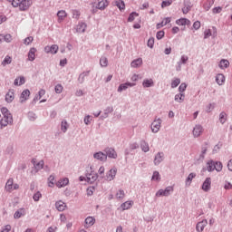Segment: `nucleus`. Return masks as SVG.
Returning a JSON list of instances; mask_svg holds the SVG:
<instances>
[{
	"mask_svg": "<svg viewBox=\"0 0 232 232\" xmlns=\"http://www.w3.org/2000/svg\"><path fill=\"white\" fill-rule=\"evenodd\" d=\"M45 53H53L55 54L57 52H59V45L53 44L52 46L47 45L44 47Z\"/></svg>",
	"mask_w": 232,
	"mask_h": 232,
	"instance_id": "6",
	"label": "nucleus"
},
{
	"mask_svg": "<svg viewBox=\"0 0 232 232\" xmlns=\"http://www.w3.org/2000/svg\"><path fill=\"white\" fill-rule=\"evenodd\" d=\"M215 170H217V172H220L222 170L221 162H215Z\"/></svg>",
	"mask_w": 232,
	"mask_h": 232,
	"instance_id": "51",
	"label": "nucleus"
},
{
	"mask_svg": "<svg viewBox=\"0 0 232 232\" xmlns=\"http://www.w3.org/2000/svg\"><path fill=\"white\" fill-rule=\"evenodd\" d=\"M26 81L24 76H20L14 80V86H22Z\"/></svg>",
	"mask_w": 232,
	"mask_h": 232,
	"instance_id": "34",
	"label": "nucleus"
},
{
	"mask_svg": "<svg viewBox=\"0 0 232 232\" xmlns=\"http://www.w3.org/2000/svg\"><path fill=\"white\" fill-rule=\"evenodd\" d=\"M94 222H96L94 218L89 217V218H85V227H87V228L91 227L92 226L94 225Z\"/></svg>",
	"mask_w": 232,
	"mask_h": 232,
	"instance_id": "28",
	"label": "nucleus"
},
{
	"mask_svg": "<svg viewBox=\"0 0 232 232\" xmlns=\"http://www.w3.org/2000/svg\"><path fill=\"white\" fill-rule=\"evenodd\" d=\"M176 24H178V26H189V24H191V21L188 18H179L176 20Z\"/></svg>",
	"mask_w": 232,
	"mask_h": 232,
	"instance_id": "8",
	"label": "nucleus"
},
{
	"mask_svg": "<svg viewBox=\"0 0 232 232\" xmlns=\"http://www.w3.org/2000/svg\"><path fill=\"white\" fill-rule=\"evenodd\" d=\"M200 26H201L200 21H196V22H194L192 28L194 30H200Z\"/></svg>",
	"mask_w": 232,
	"mask_h": 232,
	"instance_id": "53",
	"label": "nucleus"
},
{
	"mask_svg": "<svg viewBox=\"0 0 232 232\" xmlns=\"http://www.w3.org/2000/svg\"><path fill=\"white\" fill-rule=\"evenodd\" d=\"M13 123V116H2L0 119V130L7 128Z\"/></svg>",
	"mask_w": 232,
	"mask_h": 232,
	"instance_id": "2",
	"label": "nucleus"
},
{
	"mask_svg": "<svg viewBox=\"0 0 232 232\" xmlns=\"http://www.w3.org/2000/svg\"><path fill=\"white\" fill-rule=\"evenodd\" d=\"M114 5L119 8V10H121V12H122V10H126V4L122 0H116Z\"/></svg>",
	"mask_w": 232,
	"mask_h": 232,
	"instance_id": "21",
	"label": "nucleus"
},
{
	"mask_svg": "<svg viewBox=\"0 0 232 232\" xmlns=\"http://www.w3.org/2000/svg\"><path fill=\"white\" fill-rule=\"evenodd\" d=\"M58 23H63L66 17H68V14L64 10L58 11L57 13Z\"/></svg>",
	"mask_w": 232,
	"mask_h": 232,
	"instance_id": "14",
	"label": "nucleus"
},
{
	"mask_svg": "<svg viewBox=\"0 0 232 232\" xmlns=\"http://www.w3.org/2000/svg\"><path fill=\"white\" fill-rule=\"evenodd\" d=\"M161 128V120H154L152 122V131L153 133H157L160 131V129Z\"/></svg>",
	"mask_w": 232,
	"mask_h": 232,
	"instance_id": "9",
	"label": "nucleus"
},
{
	"mask_svg": "<svg viewBox=\"0 0 232 232\" xmlns=\"http://www.w3.org/2000/svg\"><path fill=\"white\" fill-rule=\"evenodd\" d=\"M32 163L34 166V169H37V171L44 169V160H40L37 162V160L33 159Z\"/></svg>",
	"mask_w": 232,
	"mask_h": 232,
	"instance_id": "12",
	"label": "nucleus"
},
{
	"mask_svg": "<svg viewBox=\"0 0 232 232\" xmlns=\"http://www.w3.org/2000/svg\"><path fill=\"white\" fill-rule=\"evenodd\" d=\"M179 84H180V79H175L172 82L171 86H172V88H177V86H179Z\"/></svg>",
	"mask_w": 232,
	"mask_h": 232,
	"instance_id": "59",
	"label": "nucleus"
},
{
	"mask_svg": "<svg viewBox=\"0 0 232 232\" xmlns=\"http://www.w3.org/2000/svg\"><path fill=\"white\" fill-rule=\"evenodd\" d=\"M131 68H140L142 66V58H138L130 63Z\"/></svg>",
	"mask_w": 232,
	"mask_h": 232,
	"instance_id": "22",
	"label": "nucleus"
},
{
	"mask_svg": "<svg viewBox=\"0 0 232 232\" xmlns=\"http://www.w3.org/2000/svg\"><path fill=\"white\" fill-rule=\"evenodd\" d=\"M152 180H160V173L158 171L153 172Z\"/></svg>",
	"mask_w": 232,
	"mask_h": 232,
	"instance_id": "60",
	"label": "nucleus"
},
{
	"mask_svg": "<svg viewBox=\"0 0 232 232\" xmlns=\"http://www.w3.org/2000/svg\"><path fill=\"white\" fill-rule=\"evenodd\" d=\"M216 82H218L219 86H222V84L226 82V76H224V74L222 73L218 74L216 76Z\"/></svg>",
	"mask_w": 232,
	"mask_h": 232,
	"instance_id": "23",
	"label": "nucleus"
},
{
	"mask_svg": "<svg viewBox=\"0 0 232 232\" xmlns=\"http://www.w3.org/2000/svg\"><path fill=\"white\" fill-rule=\"evenodd\" d=\"M76 31L78 34H84L86 32V24L84 23L78 24Z\"/></svg>",
	"mask_w": 232,
	"mask_h": 232,
	"instance_id": "27",
	"label": "nucleus"
},
{
	"mask_svg": "<svg viewBox=\"0 0 232 232\" xmlns=\"http://www.w3.org/2000/svg\"><path fill=\"white\" fill-rule=\"evenodd\" d=\"M97 179H99V176L97 175L96 172H94V167L92 166L91 173L87 174V181H88V183L92 184V183L95 182L97 180Z\"/></svg>",
	"mask_w": 232,
	"mask_h": 232,
	"instance_id": "4",
	"label": "nucleus"
},
{
	"mask_svg": "<svg viewBox=\"0 0 232 232\" xmlns=\"http://www.w3.org/2000/svg\"><path fill=\"white\" fill-rule=\"evenodd\" d=\"M117 171L118 170L116 169H111L109 170V173H107V179H109V181H111L112 179H114L116 177Z\"/></svg>",
	"mask_w": 232,
	"mask_h": 232,
	"instance_id": "24",
	"label": "nucleus"
},
{
	"mask_svg": "<svg viewBox=\"0 0 232 232\" xmlns=\"http://www.w3.org/2000/svg\"><path fill=\"white\" fill-rule=\"evenodd\" d=\"M207 170H208V172H212L213 170H216L215 161L208 160V162H207Z\"/></svg>",
	"mask_w": 232,
	"mask_h": 232,
	"instance_id": "36",
	"label": "nucleus"
},
{
	"mask_svg": "<svg viewBox=\"0 0 232 232\" xmlns=\"http://www.w3.org/2000/svg\"><path fill=\"white\" fill-rule=\"evenodd\" d=\"M91 121H92V116H90V115L85 116V118H84V124L88 125V124L91 123Z\"/></svg>",
	"mask_w": 232,
	"mask_h": 232,
	"instance_id": "61",
	"label": "nucleus"
},
{
	"mask_svg": "<svg viewBox=\"0 0 232 232\" xmlns=\"http://www.w3.org/2000/svg\"><path fill=\"white\" fill-rule=\"evenodd\" d=\"M174 191V188L172 187H167L165 189H160L157 191L156 196L157 197H168L169 193H172Z\"/></svg>",
	"mask_w": 232,
	"mask_h": 232,
	"instance_id": "5",
	"label": "nucleus"
},
{
	"mask_svg": "<svg viewBox=\"0 0 232 232\" xmlns=\"http://www.w3.org/2000/svg\"><path fill=\"white\" fill-rule=\"evenodd\" d=\"M219 121H221V124L227 122V113L222 112L221 114H219Z\"/></svg>",
	"mask_w": 232,
	"mask_h": 232,
	"instance_id": "47",
	"label": "nucleus"
},
{
	"mask_svg": "<svg viewBox=\"0 0 232 232\" xmlns=\"http://www.w3.org/2000/svg\"><path fill=\"white\" fill-rule=\"evenodd\" d=\"M201 189L204 190V192H208L211 189V178H207L206 180H204L203 185H201Z\"/></svg>",
	"mask_w": 232,
	"mask_h": 232,
	"instance_id": "7",
	"label": "nucleus"
},
{
	"mask_svg": "<svg viewBox=\"0 0 232 232\" xmlns=\"http://www.w3.org/2000/svg\"><path fill=\"white\" fill-rule=\"evenodd\" d=\"M189 10H191V6L189 5H185L183 8H182V13L183 14H188L189 12Z\"/></svg>",
	"mask_w": 232,
	"mask_h": 232,
	"instance_id": "63",
	"label": "nucleus"
},
{
	"mask_svg": "<svg viewBox=\"0 0 232 232\" xmlns=\"http://www.w3.org/2000/svg\"><path fill=\"white\" fill-rule=\"evenodd\" d=\"M42 197L43 195L38 191L37 193L33 195V200H34V202H38Z\"/></svg>",
	"mask_w": 232,
	"mask_h": 232,
	"instance_id": "49",
	"label": "nucleus"
},
{
	"mask_svg": "<svg viewBox=\"0 0 232 232\" xmlns=\"http://www.w3.org/2000/svg\"><path fill=\"white\" fill-rule=\"evenodd\" d=\"M213 5H215V0H207L203 4V8L206 12H209V10H211V6H213Z\"/></svg>",
	"mask_w": 232,
	"mask_h": 232,
	"instance_id": "18",
	"label": "nucleus"
},
{
	"mask_svg": "<svg viewBox=\"0 0 232 232\" xmlns=\"http://www.w3.org/2000/svg\"><path fill=\"white\" fill-rule=\"evenodd\" d=\"M32 5H33L32 0H13L12 1V6H14V8H18L20 12H26V10H29Z\"/></svg>",
	"mask_w": 232,
	"mask_h": 232,
	"instance_id": "1",
	"label": "nucleus"
},
{
	"mask_svg": "<svg viewBox=\"0 0 232 232\" xmlns=\"http://www.w3.org/2000/svg\"><path fill=\"white\" fill-rule=\"evenodd\" d=\"M100 64H101V66H102L103 68H106V66H108V58H106V57H102L101 59H100Z\"/></svg>",
	"mask_w": 232,
	"mask_h": 232,
	"instance_id": "42",
	"label": "nucleus"
},
{
	"mask_svg": "<svg viewBox=\"0 0 232 232\" xmlns=\"http://www.w3.org/2000/svg\"><path fill=\"white\" fill-rule=\"evenodd\" d=\"M143 86L144 88H151L153 86V80L152 79L144 80Z\"/></svg>",
	"mask_w": 232,
	"mask_h": 232,
	"instance_id": "38",
	"label": "nucleus"
},
{
	"mask_svg": "<svg viewBox=\"0 0 232 232\" xmlns=\"http://www.w3.org/2000/svg\"><path fill=\"white\" fill-rule=\"evenodd\" d=\"M203 133V127L201 125H195L193 129V136L195 138L199 137Z\"/></svg>",
	"mask_w": 232,
	"mask_h": 232,
	"instance_id": "10",
	"label": "nucleus"
},
{
	"mask_svg": "<svg viewBox=\"0 0 232 232\" xmlns=\"http://www.w3.org/2000/svg\"><path fill=\"white\" fill-rule=\"evenodd\" d=\"M185 90L186 89H179V93L176 94L175 96L176 102H183L184 99L186 98V96L183 93Z\"/></svg>",
	"mask_w": 232,
	"mask_h": 232,
	"instance_id": "17",
	"label": "nucleus"
},
{
	"mask_svg": "<svg viewBox=\"0 0 232 232\" xmlns=\"http://www.w3.org/2000/svg\"><path fill=\"white\" fill-rule=\"evenodd\" d=\"M12 229V227L10 225H6L4 227V228L1 229L0 232H9Z\"/></svg>",
	"mask_w": 232,
	"mask_h": 232,
	"instance_id": "64",
	"label": "nucleus"
},
{
	"mask_svg": "<svg viewBox=\"0 0 232 232\" xmlns=\"http://www.w3.org/2000/svg\"><path fill=\"white\" fill-rule=\"evenodd\" d=\"M155 44V38L151 37L148 40L147 42V46H149V48H153Z\"/></svg>",
	"mask_w": 232,
	"mask_h": 232,
	"instance_id": "48",
	"label": "nucleus"
},
{
	"mask_svg": "<svg viewBox=\"0 0 232 232\" xmlns=\"http://www.w3.org/2000/svg\"><path fill=\"white\" fill-rule=\"evenodd\" d=\"M1 113L3 117H12V114L5 107L1 108Z\"/></svg>",
	"mask_w": 232,
	"mask_h": 232,
	"instance_id": "39",
	"label": "nucleus"
},
{
	"mask_svg": "<svg viewBox=\"0 0 232 232\" xmlns=\"http://www.w3.org/2000/svg\"><path fill=\"white\" fill-rule=\"evenodd\" d=\"M133 206V201H125L121 204L122 210H128L130 209Z\"/></svg>",
	"mask_w": 232,
	"mask_h": 232,
	"instance_id": "31",
	"label": "nucleus"
},
{
	"mask_svg": "<svg viewBox=\"0 0 232 232\" xmlns=\"http://www.w3.org/2000/svg\"><path fill=\"white\" fill-rule=\"evenodd\" d=\"M135 17H139V14L135 12L131 13L128 18L129 23H133V21H135Z\"/></svg>",
	"mask_w": 232,
	"mask_h": 232,
	"instance_id": "45",
	"label": "nucleus"
},
{
	"mask_svg": "<svg viewBox=\"0 0 232 232\" xmlns=\"http://www.w3.org/2000/svg\"><path fill=\"white\" fill-rule=\"evenodd\" d=\"M93 157L94 159L100 160L101 161H106V160H108V156L101 151L98 153H94Z\"/></svg>",
	"mask_w": 232,
	"mask_h": 232,
	"instance_id": "20",
	"label": "nucleus"
},
{
	"mask_svg": "<svg viewBox=\"0 0 232 232\" xmlns=\"http://www.w3.org/2000/svg\"><path fill=\"white\" fill-rule=\"evenodd\" d=\"M69 128V124L68 122H66L65 121H63V122H61V131H63V133H65L68 130Z\"/></svg>",
	"mask_w": 232,
	"mask_h": 232,
	"instance_id": "40",
	"label": "nucleus"
},
{
	"mask_svg": "<svg viewBox=\"0 0 232 232\" xmlns=\"http://www.w3.org/2000/svg\"><path fill=\"white\" fill-rule=\"evenodd\" d=\"M209 37H211V29H207V30H205V32H204V38H205V39H208V38H209Z\"/></svg>",
	"mask_w": 232,
	"mask_h": 232,
	"instance_id": "58",
	"label": "nucleus"
},
{
	"mask_svg": "<svg viewBox=\"0 0 232 232\" xmlns=\"http://www.w3.org/2000/svg\"><path fill=\"white\" fill-rule=\"evenodd\" d=\"M115 197H116L117 200L124 199V198H125L124 190H122V189L117 190Z\"/></svg>",
	"mask_w": 232,
	"mask_h": 232,
	"instance_id": "37",
	"label": "nucleus"
},
{
	"mask_svg": "<svg viewBox=\"0 0 232 232\" xmlns=\"http://www.w3.org/2000/svg\"><path fill=\"white\" fill-rule=\"evenodd\" d=\"M25 215V210L24 208H20L18 211H16L14 214V218L15 219H19L21 218V217L24 216Z\"/></svg>",
	"mask_w": 232,
	"mask_h": 232,
	"instance_id": "32",
	"label": "nucleus"
},
{
	"mask_svg": "<svg viewBox=\"0 0 232 232\" xmlns=\"http://www.w3.org/2000/svg\"><path fill=\"white\" fill-rule=\"evenodd\" d=\"M104 152H106L107 157L111 159H116L118 157L116 150L111 148H107L106 150H104Z\"/></svg>",
	"mask_w": 232,
	"mask_h": 232,
	"instance_id": "11",
	"label": "nucleus"
},
{
	"mask_svg": "<svg viewBox=\"0 0 232 232\" xmlns=\"http://www.w3.org/2000/svg\"><path fill=\"white\" fill-rule=\"evenodd\" d=\"M32 43H34L33 36H28L24 40V44H25V46L32 44Z\"/></svg>",
	"mask_w": 232,
	"mask_h": 232,
	"instance_id": "44",
	"label": "nucleus"
},
{
	"mask_svg": "<svg viewBox=\"0 0 232 232\" xmlns=\"http://www.w3.org/2000/svg\"><path fill=\"white\" fill-rule=\"evenodd\" d=\"M165 35L164 31H159L156 34V38L160 41V39H162Z\"/></svg>",
	"mask_w": 232,
	"mask_h": 232,
	"instance_id": "54",
	"label": "nucleus"
},
{
	"mask_svg": "<svg viewBox=\"0 0 232 232\" xmlns=\"http://www.w3.org/2000/svg\"><path fill=\"white\" fill-rule=\"evenodd\" d=\"M11 63H12V57L7 55L2 62V66H6V64H11Z\"/></svg>",
	"mask_w": 232,
	"mask_h": 232,
	"instance_id": "41",
	"label": "nucleus"
},
{
	"mask_svg": "<svg viewBox=\"0 0 232 232\" xmlns=\"http://www.w3.org/2000/svg\"><path fill=\"white\" fill-rule=\"evenodd\" d=\"M208 222L206 219L199 221L197 224V231L198 232H203V230L205 229L206 226H207Z\"/></svg>",
	"mask_w": 232,
	"mask_h": 232,
	"instance_id": "19",
	"label": "nucleus"
},
{
	"mask_svg": "<svg viewBox=\"0 0 232 232\" xmlns=\"http://www.w3.org/2000/svg\"><path fill=\"white\" fill-rule=\"evenodd\" d=\"M164 153H157L156 158H154V165H159L162 162Z\"/></svg>",
	"mask_w": 232,
	"mask_h": 232,
	"instance_id": "30",
	"label": "nucleus"
},
{
	"mask_svg": "<svg viewBox=\"0 0 232 232\" xmlns=\"http://www.w3.org/2000/svg\"><path fill=\"white\" fill-rule=\"evenodd\" d=\"M14 98V96L13 91H9L5 96V100L6 101V102H9V103L13 102Z\"/></svg>",
	"mask_w": 232,
	"mask_h": 232,
	"instance_id": "33",
	"label": "nucleus"
},
{
	"mask_svg": "<svg viewBox=\"0 0 232 232\" xmlns=\"http://www.w3.org/2000/svg\"><path fill=\"white\" fill-rule=\"evenodd\" d=\"M29 95H31V92L28 91V89L24 90L20 95V102H24L27 101L29 99Z\"/></svg>",
	"mask_w": 232,
	"mask_h": 232,
	"instance_id": "15",
	"label": "nucleus"
},
{
	"mask_svg": "<svg viewBox=\"0 0 232 232\" xmlns=\"http://www.w3.org/2000/svg\"><path fill=\"white\" fill-rule=\"evenodd\" d=\"M68 184H69V179L65 178V179H60L59 181H57L56 187L59 188H62L67 186Z\"/></svg>",
	"mask_w": 232,
	"mask_h": 232,
	"instance_id": "26",
	"label": "nucleus"
},
{
	"mask_svg": "<svg viewBox=\"0 0 232 232\" xmlns=\"http://www.w3.org/2000/svg\"><path fill=\"white\" fill-rule=\"evenodd\" d=\"M37 53V49L34 47L31 48L28 53V61H35V53Z\"/></svg>",
	"mask_w": 232,
	"mask_h": 232,
	"instance_id": "25",
	"label": "nucleus"
},
{
	"mask_svg": "<svg viewBox=\"0 0 232 232\" xmlns=\"http://www.w3.org/2000/svg\"><path fill=\"white\" fill-rule=\"evenodd\" d=\"M3 39L5 43H12V34H5L3 36Z\"/></svg>",
	"mask_w": 232,
	"mask_h": 232,
	"instance_id": "55",
	"label": "nucleus"
},
{
	"mask_svg": "<svg viewBox=\"0 0 232 232\" xmlns=\"http://www.w3.org/2000/svg\"><path fill=\"white\" fill-rule=\"evenodd\" d=\"M110 5V1L108 0H102L101 2L98 3L97 8L99 10H106Z\"/></svg>",
	"mask_w": 232,
	"mask_h": 232,
	"instance_id": "16",
	"label": "nucleus"
},
{
	"mask_svg": "<svg viewBox=\"0 0 232 232\" xmlns=\"http://www.w3.org/2000/svg\"><path fill=\"white\" fill-rule=\"evenodd\" d=\"M222 13V7L218 6V7H214L212 9V14H221Z\"/></svg>",
	"mask_w": 232,
	"mask_h": 232,
	"instance_id": "52",
	"label": "nucleus"
},
{
	"mask_svg": "<svg viewBox=\"0 0 232 232\" xmlns=\"http://www.w3.org/2000/svg\"><path fill=\"white\" fill-rule=\"evenodd\" d=\"M196 178V173H190L188 174L186 181H185V185H187V187H189L191 184V181L193 180V179Z\"/></svg>",
	"mask_w": 232,
	"mask_h": 232,
	"instance_id": "35",
	"label": "nucleus"
},
{
	"mask_svg": "<svg viewBox=\"0 0 232 232\" xmlns=\"http://www.w3.org/2000/svg\"><path fill=\"white\" fill-rule=\"evenodd\" d=\"M169 23H171V18L166 17L162 20L161 24H163V26H166V24H169Z\"/></svg>",
	"mask_w": 232,
	"mask_h": 232,
	"instance_id": "57",
	"label": "nucleus"
},
{
	"mask_svg": "<svg viewBox=\"0 0 232 232\" xmlns=\"http://www.w3.org/2000/svg\"><path fill=\"white\" fill-rule=\"evenodd\" d=\"M80 16H81V12H79L77 10H72V17H73V19H79Z\"/></svg>",
	"mask_w": 232,
	"mask_h": 232,
	"instance_id": "56",
	"label": "nucleus"
},
{
	"mask_svg": "<svg viewBox=\"0 0 232 232\" xmlns=\"http://www.w3.org/2000/svg\"><path fill=\"white\" fill-rule=\"evenodd\" d=\"M18 188H19V185L18 184H14V179H7L6 185L5 186V189L7 192H12V191L16 190Z\"/></svg>",
	"mask_w": 232,
	"mask_h": 232,
	"instance_id": "3",
	"label": "nucleus"
},
{
	"mask_svg": "<svg viewBox=\"0 0 232 232\" xmlns=\"http://www.w3.org/2000/svg\"><path fill=\"white\" fill-rule=\"evenodd\" d=\"M219 68L221 70H225V68H229V61L226 60V59H222L220 62H219V64H218Z\"/></svg>",
	"mask_w": 232,
	"mask_h": 232,
	"instance_id": "29",
	"label": "nucleus"
},
{
	"mask_svg": "<svg viewBox=\"0 0 232 232\" xmlns=\"http://www.w3.org/2000/svg\"><path fill=\"white\" fill-rule=\"evenodd\" d=\"M140 147H141V150H143L144 153L149 152V150H150L149 143H147V142H141Z\"/></svg>",
	"mask_w": 232,
	"mask_h": 232,
	"instance_id": "43",
	"label": "nucleus"
},
{
	"mask_svg": "<svg viewBox=\"0 0 232 232\" xmlns=\"http://www.w3.org/2000/svg\"><path fill=\"white\" fill-rule=\"evenodd\" d=\"M54 206L59 212H63L66 209V204L64 201L62 200L56 201Z\"/></svg>",
	"mask_w": 232,
	"mask_h": 232,
	"instance_id": "13",
	"label": "nucleus"
},
{
	"mask_svg": "<svg viewBox=\"0 0 232 232\" xmlns=\"http://www.w3.org/2000/svg\"><path fill=\"white\" fill-rule=\"evenodd\" d=\"M173 3L172 0H167L163 1L161 4V8H166V6H170V5Z\"/></svg>",
	"mask_w": 232,
	"mask_h": 232,
	"instance_id": "50",
	"label": "nucleus"
},
{
	"mask_svg": "<svg viewBox=\"0 0 232 232\" xmlns=\"http://www.w3.org/2000/svg\"><path fill=\"white\" fill-rule=\"evenodd\" d=\"M93 192H94V187H89L87 188V195L88 196H92L93 195Z\"/></svg>",
	"mask_w": 232,
	"mask_h": 232,
	"instance_id": "62",
	"label": "nucleus"
},
{
	"mask_svg": "<svg viewBox=\"0 0 232 232\" xmlns=\"http://www.w3.org/2000/svg\"><path fill=\"white\" fill-rule=\"evenodd\" d=\"M46 93V92L44 89H41L39 91V96L37 97V100H41V102H45L46 100L43 99V96Z\"/></svg>",
	"mask_w": 232,
	"mask_h": 232,
	"instance_id": "46",
	"label": "nucleus"
}]
</instances>
